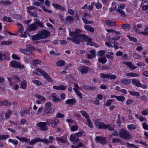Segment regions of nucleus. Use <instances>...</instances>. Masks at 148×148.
Masks as SVG:
<instances>
[{"label": "nucleus", "instance_id": "f257e3e1", "mask_svg": "<svg viewBox=\"0 0 148 148\" xmlns=\"http://www.w3.org/2000/svg\"><path fill=\"white\" fill-rule=\"evenodd\" d=\"M79 37L81 38V39L80 38L77 40V38L75 39V38H71V40L73 42L76 43H78L80 42H83L84 41H87V45L92 46H94L96 47H98L99 45L96 44L94 43L86 35H80Z\"/></svg>", "mask_w": 148, "mask_h": 148}, {"label": "nucleus", "instance_id": "f03ea898", "mask_svg": "<svg viewBox=\"0 0 148 148\" xmlns=\"http://www.w3.org/2000/svg\"><path fill=\"white\" fill-rule=\"evenodd\" d=\"M36 71H33L32 74L37 75H42L43 77L47 81L50 82H52L53 80L48 75V74L44 71L38 68H37Z\"/></svg>", "mask_w": 148, "mask_h": 148}, {"label": "nucleus", "instance_id": "7ed1b4c3", "mask_svg": "<svg viewBox=\"0 0 148 148\" xmlns=\"http://www.w3.org/2000/svg\"><path fill=\"white\" fill-rule=\"evenodd\" d=\"M82 30L79 29H76L75 32H70L69 33V35L70 37L67 38L68 40H71V38H75L77 39V40L80 38L81 39V38L79 37V36L80 35H82V34L79 35L77 34L81 32Z\"/></svg>", "mask_w": 148, "mask_h": 148}, {"label": "nucleus", "instance_id": "20e7f679", "mask_svg": "<svg viewBox=\"0 0 148 148\" xmlns=\"http://www.w3.org/2000/svg\"><path fill=\"white\" fill-rule=\"evenodd\" d=\"M39 142L44 143L46 144H48L50 142L48 140L45 138L42 139L39 138H36L34 139V140H32L29 142V143L31 145H34L36 143Z\"/></svg>", "mask_w": 148, "mask_h": 148}, {"label": "nucleus", "instance_id": "39448f33", "mask_svg": "<svg viewBox=\"0 0 148 148\" xmlns=\"http://www.w3.org/2000/svg\"><path fill=\"white\" fill-rule=\"evenodd\" d=\"M119 135L121 137L126 139H130L132 138L131 134L126 130H122L120 133Z\"/></svg>", "mask_w": 148, "mask_h": 148}, {"label": "nucleus", "instance_id": "423d86ee", "mask_svg": "<svg viewBox=\"0 0 148 148\" xmlns=\"http://www.w3.org/2000/svg\"><path fill=\"white\" fill-rule=\"evenodd\" d=\"M10 65L12 67L15 68H18L20 69H22L24 67L23 65L21 64L18 62L15 61H12L10 62Z\"/></svg>", "mask_w": 148, "mask_h": 148}, {"label": "nucleus", "instance_id": "0eeeda50", "mask_svg": "<svg viewBox=\"0 0 148 148\" xmlns=\"http://www.w3.org/2000/svg\"><path fill=\"white\" fill-rule=\"evenodd\" d=\"M46 122L48 124H51V127H55L57 126V125L59 123V121L56 118H55L53 121L49 119L46 120Z\"/></svg>", "mask_w": 148, "mask_h": 148}, {"label": "nucleus", "instance_id": "6e6552de", "mask_svg": "<svg viewBox=\"0 0 148 148\" xmlns=\"http://www.w3.org/2000/svg\"><path fill=\"white\" fill-rule=\"evenodd\" d=\"M27 12L30 14L31 15L34 17H36L37 16V14L36 11H34L33 12H32L33 10L36 9L35 7L29 6L27 7Z\"/></svg>", "mask_w": 148, "mask_h": 148}, {"label": "nucleus", "instance_id": "1a4fd4ad", "mask_svg": "<svg viewBox=\"0 0 148 148\" xmlns=\"http://www.w3.org/2000/svg\"><path fill=\"white\" fill-rule=\"evenodd\" d=\"M39 33L41 39L46 38L50 35V33L48 31L45 30L40 31Z\"/></svg>", "mask_w": 148, "mask_h": 148}, {"label": "nucleus", "instance_id": "9d476101", "mask_svg": "<svg viewBox=\"0 0 148 148\" xmlns=\"http://www.w3.org/2000/svg\"><path fill=\"white\" fill-rule=\"evenodd\" d=\"M125 5L124 4H119L118 6V8L116 10L117 12L119 13L123 16H125L126 15L125 12L122 10L124 9L125 8Z\"/></svg>", "mask_w": 148, "mask_h": 148}, {"label": "nucleus", "instance_id": "9b49d317", "mask_svg": "<svg viewBox=\"0 0 148 148\" xmlns=\"http://www.w3.org/2000/svg\"><path fill=\"white\" fill-rule=\"evenodd\" d=\"M75 88L73 89L74 90L75 93L80 98L82 99V94L78 90H80V88L79 87L77 84L74 83Z\"/></svg>", "mask_w": 148, "mask_h": 148}, {"label": "nucleus", "instance_id": "f8f14e48", "mask_svg": "<svg viewBox=\"0 0 148 148\" xmlns=\"http://www.w3.org/2000/svg\"><path fill=\"white\" fill-rule=\"evenodd\" d=\"M100 76L103 81H105V78H110L111 79H113L116 77V76L114 75H111L110 74L105 75L102 73L100 74Z\"/></svg>", "mask_w": 148, "mask_h": 148}, {"label": "nucleus", "instance_id": "ddd939ff", "mask_svg": "<svg viewBox=\"0 0 148 148\" xmlns=\"http://www.w3.org/2000/svg\"><path fill=\"white\" fill-rule=\"evenodd\" d=\"M36 97L38 99L36 101V103L38 104H42L45 101V98L44 97L39 95H37L36 96Z\"/></svg>", "mask_w": 148, "mask_h": 148}, {"label": "nucleus", "instance_id": "4468645a", "mask_svg": "<svg viewBox=\"0 0 148 148\" xmlns=\"http://www.w3.org/2000/svg\"><path fill=\"white\" fill-rule=\"evenodd\" d=\"M95 124L97 126H98L99 128L106 129L109 127V125L104 124L103 122H98V121H96L95 122Z\"/></svg>", "mask_w": 148, "mask_h": 148}, {"label": "nucleus", "instance_id": "2eb2a0df", "mask_svg": "<svg viewBox=\"0 0 148 148\" xmlns=\"http://www.w3.org/2000/svg\"><path fill=\"white\" fill-rule=\"evenodd\" d=\"M37 126L42 130L45 131L47 130L46 127L47 123L45 122H41L38 123L37 124Z\"/></svg>", "mask_w": 148, "mask_h": 148}, {"label": "nucleus", "instance_id": "dca6fc26", "mask_svg": "<svg viewBox=\"0 0 148 148\" xmlns=\"http://www.w3.org/2000/svg\"><path fill=\"white\" fill-rule=\"evenodd\" d=\"M89 68L85 66H80L78 68L79 71L83 73H86L89 70Z\"/></svg>", "mask_w": 148, "mask_h": 148}, {"label": "nucleus", "instance_id": "f3484780", "mask_svg": "<svg viewBox=\"0 0 148 148\" xmlns=\"http://www.w3.org/2000/svg\"><path fill=\"white\" fill-rule=\"evenodd\" d=\"M95 141L99 143H101L102 144H104L106 143V139L105 138L96 137Z\"/></svg>", "mask_w": 148, "mask_h": 148}, {"label": "nucleus", "instance_id": "a211bd4d", "mask_svg": "<svg viewBox=\"0 0 148 148\" xmlns=\"http://www.w3.org/2000/svg\"><path fill=\"white\" fill-rule=\"evenodd\" d=\"M124 63L127 67H129L132 69H135L137 68V67L134 66V65L131 62H124Z\"/></svg>", "mask_w": 148, "mask_h": 148}, {"label": "nucleus", "instance_id": "6ab92c4d", "mask_svg": "<svg viewBox=\"0 0 148 148\" xmlns=\"http://www.w3.org/2000/svg\"><path fill=\"white\" fill-rule=\"evenodd\" d=\"M19 51L21 52H23L26 54H31L32 52L29 49H23L20 48L19 49Z\"/></svg>", "mask_w": 148, "mask_h": 148}, {"label": "nucleus", "instance_id": "aec40b11", "mask_svg": "<svg viewBox=\"0 0 148 148\" xmlns=\"http://www.w3.org/2000/svg\"><path fill=\"white\" fill-rule=\"evenodd\" d=\"M103 96L101 95H98L95 98V103L97 105H99L100 104L99 100H101L102 99Z\"/></svg>", "mask_w": 148, "mask_h": 148}, {"label": "nucleus", "instance_id": "412c9836", "mask_svg": "<svg viewBox=\"0 0 148 148\" xmlns=\"http://www.w3.org/2000/svg\"><path fill=\"white\" fill-rule=\"evenodd\" d=\"M66 86H65L63 85H60L59 86H53V88L57 90H64L66 88Z\"/></svg>", "mask_w": 148, "mask_h": 148}, {"label": "nucleus", "instance_id": "4be33fe9", "mask_svg": "<svg viewBox=\"0 0 148 148\" xmlns=\"http://www.w3.org/2000/svg\"><path fill=\"white\" fill-rule=\"evenodd\" d=\"M90 54H88L87 56L88 58L91 59L95 57V51L94 50H92L90 51Z\"/></svg>", "mask_w": 148, "mask_h": 148}, {"label": "nucleus", "instance_id": "5701e85b", "mask_svg": "<svg viewBox=\"0 0 148 148\" xmlns=\"http://www.w3.org/2000/svg\"><path fill=\"white\" fill-rule=\"evenodd\" d=\"M65 102L67 104L72 106L75 103V100L74 99H70L66 100Z\"/></svg>", "mask_w": 148, "mask_h": 148}, {"label": "nucleus", "instance_id": "b1692460", "mask_svg": "<svg viewBox=\"0 0 148 148\" xmlns=\"http://www.w3.org/2000/svg\"><path fill=\"white\" fill-rule=\"evenodd\" d=\"M76 142H77V143L75 142V144L76 145H72L71 146L72 148H78L82 147L83 146L82 143L79 141L78 140Z\"/></svg>", "mask_w": 148, "mask_h": 148}, {"label": "nucleus", "instance_id": "393cba45", "mask_svg": "<svg viewBox=\"0 0 148 148\" xmlns=\"http://www.w3.org/2000/svg\"><path fill=\"white\" fill-rule=\"evenodd\" d=\"M52 5L54 8L60 10H62L63 11H64L65 10V9L64 8L59 5L53 3Z\"/></svg>", "mask_w": 148, "mask_h": 148}, {"label": "nucleus", "instance_id": "a878e982", "mask_svg": "<svg viewBox=\"0 0 148 148\" xmlns=\"http://www.w3.org/2000/svg\"><path fill=\"white\" fill-rule=\"evenodd\" d=\"M37 25H36L35 23H34L30 25L28 29H29V31H30L36 30L37 29Z\"/></svg>", "mask_w": 148, "mask_h": 148}, {"label": "nucleus", "instance_id": "bb28decb", "mask_svg": "<svg viewBox=\"0 0 148 148\" xmlns=\"http://www.w3.org/2000/svg\"><path fill=\"white\" fill-rule=\"evenodd\" d=\"M70 138L71 141L75 142V143L78 140V138L77 136L75 135V134H71L70 136Z\"/></svg>", "mask_w": 148, "mask_h": 148}, {"label": "nucleus", "instance_id": "cd10ccee", "mask_svg": "<svg viewBox=\"0 0 148 148\" xmlns=\"http://www.w3.org/2000/svg\"><path fill=\"white\" fill-rule=\"evenodd\" d=\"M98 60L99 62L103 64L105 63L107 61L106 58L105 57L99 58L98 59Z\"/></svg>", "mask_w": 148, "mask_h": 148}, {"label": "nucleus", "instance_id": "c85d7f7f", "mask_svg": "<svg viewBox=\"0 0 148 148\" xmlns=\"http://www.w3.org/2000/svg\"><path fill=\"white\" fill-rule=\"evenodd\" d=\"M30 32L28 29H26L23 33H22L21 34V36L22 37L26 38L28 36H29V34L28 32Z\"/></svg>", "mask_w": 148, "mask_h": 148}, {"label": "nucleus", "instance_id": "c756f323", "mask_svg": "<svg viewBox=\"0 0 148 148\" xmlns=\"http://www.w3.org/2000/svg\"><path fill=\"white\" fill-rule=\"evenodd\" d=\"M52 100L53 101H54L55 102H57L58 101H61V100L59 98H58L57 97L56 95V94H53L52 95Z\"/></svg>", "mask_w": 148, "mask_h": 148}, {"label": "nucleus", "instance_id": "7c9ffc66", "mask_svg": "<svg viewBox=\"0 0 148 148\" xmlns=\"http://www.w3.org/2000/svg\"><path fill=\"white\" fill-rule=\"evenodd\" d=\"M132 82L134 84H135L138 87H139L140 85V82L138 79H133L132 81Z\"/></svg>", "mask_w": 148, "mask_h": 148}, {"label": "nucleus", "instance_id": "2f4dec72", "mask_svg": "<svg viewBox=\"0 0 148 148\" xmlns=\"http://www.w3.org/2000/svg\"><path fill=\"white\" fill-rule=\"evenodd\" d=\"M126 76H130L131 77H136L139 76V75L136 73H127L125 75Z\"/></svg>", "mask_w": 148, "mask_h": 148}, {"label": "nucleus", "instance_id": "473e14b6", "mask_svg": "<svg viewBox=\"0 0 148 148\" xmlns=\"http://www.w3.org/2000/svg\"><path fill=\"white\" fill-rule=\"evenodd\" d=\"M116 97V99L119 101L123 102L125 100V97L122 96H117Z\"/></svg>", "mask_w": 148, "mask_h": 148}, {"label": "nucleus", "instance_id": "72a5a7b5", "mask_svg": "<svg viewBox=\"0 0 148 148\" xmlns=\"http://www.w3.org/2000/svg\"><path fill=\"white\" fill-rule=\"evenodd\" d=\"M84 27L86 30H88L90 32H93L94 30V28L91 27L89 25H86L84 26Z\"/></svg>", "mask_w": 148, "mask_h": 148}, {"label": "nucleus", "instance_id": "f704fd0d", "mask_svg": "<svg viewBox=\"0 0 148 148\" xmlns=\"http://www.w3.org/2000/svg\"><path fill=\"white\" fill-rule=\"evenodd\" d=\"M106 31L108 33H110L112 34V35H118L119 34V33L118 32H116L113 29H106Z\"/></svg>", "mask_w": 148, "mask_h": 148}, {"label": "nucleus", "instance_id": "c9c22d12", "mask_svg": "<svg viewBox=\"0 0 148 148\" xmlns=\"http://www.w3.org/2000/svg\"><path fill=\"white\" fill-rule=\"evenodd\" d=\"M128 92L131 95L133 96H139L140 95V93L138 92L133 91H129Z\"/></svg>", "mask_w": 148, "mask_h": 148}, {"label": "nucleus", "instance_id": "e433bc0d", "mask_svg": "<svg viewBox=\"0 0 148 148\" xmlns=\"http://www.w3.org/2000/svg\"><path fill=\"white\" fill-rule=\"evenodd\" d=\"M27 83L25 81H23L21 84V88L23 89H26L27 88Z\"/></svg>", "mask_w": 148, "mask_h": 148}, {"label": "nucleus", "instance_id": "4c0bfd02", "mask_svg": "<svg viewBox=\"0 0 148 148\" xmlns=\"http://www.w3.org/2000/svg\"><path fill=\"white\" fill-rule=\"evenodd\" d=\"M105 53V51L104 50H102L98 51L97 53V56H101L103 55Z\"/></svg>", "mask_w": 148, "mask_h": 148}, {"label": "nucleus", "instance_id": "58836bf2", "mask_svg": "<svg viewBox=\"0 0 148 148\" xmlns=\"http://www.w3.org/2000/svg\"><path fill=\"white\" fill-rule=\"evenodd\" d=\"M86 124L90 128H92V123L88 119V118L86 119Z\"/></svg>", "mask_w": 148, "mask_h": 148}, {"label": "nucleus", "instance_id": "ea45409f", "mask_svg": "<svg viewBox=\"0 0 148 148\" xmlns=\"http://www.w3.org/2000/svg\"><path fill=\"white\" fill-rule=\"evenodd\" d=\"M12 42L10 40L3 41L1 43L2 45H9L11 44L12 43Z\"/></svg>", "mask_w": 148, "mask_h": 148}, {"label": "nucleus", "instance_id": "a19ab883", "mask_svg": "<svg viewBox=\"0 0 148 148\" xmlns=\"http://www.w3.org/2000/svg\"><path fill=\"white\" fill-rule=\"evenodd\" d=\"M41 39L39 33L36 34L33 36L32 39L33 40H36Z\"/></svg>", "mask_w": 148, "mask_h": 148}, {"label": "nucleus", "instance_id": "79ce46f5", "mask_svg": "<svg viewBox=\"0 0 148 148\" xmlns=\"http://www.w3.org/2000/svg\"><path fill=\"white\" fill-rule=\"evenodd\" d=\"M140 33L143 35H148V27L145 26V30L144 31L141 32Z\"/></svg>", "mask_w": 148, "mask_h": 148}, {"label": "nucleus", "instance_id": "37998d69", "mask_svg": "<svg viewBox=\"0 0 148 148\" xmlns=\"http://www.w3.org/2000/svg\"><path fill=\"white\" fill-rule=\"evenodd\" d=\"M16 137L19 140L22 142H27L28 141V139L24 137H20L18 136H16Z\"/></svg>", "mask_w": 148, "mask_h": 148}, {"label": "nucleus", "instance_id": "c03bdc74", "mask_svg": "<svg viewBox=\"0 0 148 148\" xmlns=\"http://www.w3.org/2000/svg\"><path fill=\"white\" fill-rule=\"evenodd\" d=\"M121 81L122 83L125 85L130 84L131 82V81L130 79H123Z\"/></svg>", "mask_w": 148, "mask_h": 148}, {"label": "nucleus", "instance_id": "a18cd8bd", "mask_svg": "<svg viewBox=\"0 0 148 148\" xmlns=\"http://www.w3.org/2000/svg\"><path fill=\"white\" fill-rule=\"evenodd\" d=\"M45 112L47 114L51 113L52 112V109L51 107H45Z\"/></svg>", "mask_w": 148, "mask_h": 148}, {"label": "nucleus", "instance_id": "49530a36", "mask_svg": "<svg viewBox=\"0 0 148 148\" xmlns=\"http://www.w3.org/2000/svg\"><path fill=\"white\" fill-rule=\"evenodd\" d=\"M126 12L128 14H131L133 13V11L132 9L129 7H127L126 8Z\"/></svg>", "mask_w": 148, "mask_h": 148}, {"label": "nucleus", "instance_id": "de8ad7c7", "mask_svg": "<svg viewBox=\"0 0 148 148\" xmlns=\"http://www.w3.org/2000/svg\"><path fill=\"white\" fill-rule=\"evenodd\" d=\"M8 142L9 143H12L13 144L15 145H17L18 143V140L15 139L12 140L11 139H10L8 140Z\"/></svg>", "mask_w": 148, "mask_h": 148}, {"label": "nucleus", "instance_id": "09e8293b", "mask_svg": "<svg viewBox=\"0 0 148 148\" xmlns=\"http://www.w3.org/2000/svg\"><path fill=\"white\" fill-rule=\"evenodd\" d=\"M142 27V25L141 24L136 25L135 26V27L136 29V31L137 33H140L139 30L138 29H140Z\"/></svg>", "mask_w": 148, "mask_h": 148}, {"label": "nucleus", "instance_id": "8fccbe9b", "mask_svg": "<svg viewBox=\"0 0 148 148\" xmlns=\"http://www.w3.org/2000/svg\"><path fill=\"white\" fill-rule=\"evenodd\" d=\"M33 82L37 86H40L42 84L41 82L37 80L34 79L33 80Z\"/></svg>", "mask_w": 148, "mask_h": 148}, {"label": "nucleus", "instance_id": "3c124183", "mask_svg": "<svg viewBox=\"0 0 148 148\" xmlns=\"http://www.w3.org/2000/svg\"><path fill=\"white\" fill-rule=\"evenodd\" d=\"M57 140L60 143L65 142L67 141V138H66L64 139H63L62 138H57Z\"/></svg>", "mask_w": 148, "mask_h": 148}, {"label": "nucleus", "instance_id": "603ef678", "mask_svg": "<svg viewBox=\"0 0 148 148\" xmlns=\"http://www.w3.org/2000/svg\"><path fill=\"white\" fill-rule=\"evenodd\" d=\"M106 23L110 26H114L115 25V23L114 22L110 20L106 21Z\"/></svg>", "mask_w": 148, "mask_h": 148}, {"label": "nucleus", "instance_id": "864d4df0", "mask_svg": "<svg viewBox=\"0 0 148 148\" xmlns=\"http://www.w3.org/2000/svg\"><path fill=\"white\" fill-rule=\"evenodd\" d=\"M80 112L82 116L84 117L86 119L88 118V116L86 112L84 111H81Z\"/></svg>", "mask_w": 148, "mask_h": 148}, {"label": "nucleus", "instance_id": "5fc2aeb1", "mask_svg": "<svg viewBox=\"0 0 148 148\" xmlns=\"http://www.w3.org/2000/svg\"><path fill=\"white\" fill-rule=\"evenodd\" d=\"M9 137V136L6 135H0V140L4 139H6Z\"/></svg>", "mask_w": 148, "mask_h": 148}, {"label": "nucleus", "instance_id": "6e6d98bb", "mask_svg": "<svg viewBox=\"0 0 148 148\" xmlns=\"http://www.w3.org/2000/svg\"><path fill=\"white\" fill-rule=\"evenodd\" d=\"M78 127L77 125H75L71 126L70 128V129L71 131L74 132L77 130L78 129Z\"/></svg>", "mask_w": 148, "mask_h": 148}, {"label": "nucleus", "instance_id": "4d7b16f0", "mask_svg": "<svg viewBox=\"0 0 148 148\" xmlns=\"http://www.w3.org/2000/svg\"><path fill=\"white\" fill-rule=\"evenodd\" d=\"M127 127L130 130L135 129L136 128V126L134 124L128 125Z\"/></svg>", "mask_w": 148, "mask_h": 148}, {"label": "nucleus", "instance_id": "13d9d810", "mask_svg": "<svg viewBox=\"0 0 148 148\" xmlns=\"http://www.w3.org/2000/svg\"><path fill=\"white\" fill-rule=\"evenodd\" d=\"M3 20L4 21H7L8 22H12V20L10 17H4L3 18Z\"/></svg>", "mask_w": 148, "mask_h": 148}, {"label": "nucleus", "instance_id": "bf43d9fd", "mask_svg": "<svg viewBox=\"0 0 148 148\" xmlns=\"http://www.w3.org/2000/svg\"><path fill=\"white\" fill-rule=\"evenodd\" d=\"M127 37L129 38V40L130 41H134L135 42H137V39L136 38L131 37L129 35H127Z\"/></svg>", "mask_w": 148, "mask_h": 148}, {"label": "nucleus", "instance_id": "052dcab7", "mask_svg": "<svg viewBox=\"0 0 148 148\" xmlns=\"http://www.w3.org/2000/svg\"><path fill=\"white\" fill-rule=\"evenodd\" d=\"M66 20L69 23H71L73 21V18L71 16H68L66 18Z\"/></svg>", "mask_w": 148, "mask_h": 148}, {"label": "nucleus", "instance_id": "680f3d73", "mask_svg": "<svg viewBox=\"0 0 148 148\" xmlns=\"http://www.w3.org/2000/svg\"><path fill=\"white\" fill-rule=\"evenodd\" d=\"M122 27L123 29H129L130 28V25L127 24H125L122 25Z\"/></svg>", "mask_w": 148, "mask_h": 148}, {"label": "nucleus", "instance_id": "e2e57ef3", "mask_svg": "<svg viewBox=\"0 0 148 148\" xmlns=\"http://www.w3.org/2000/svg\"><path fill=\"white\" fill-rule=\"evenodd\" d=\"M58 66H62L64 65V62L63 60H60L57 62Z\"/></svg>", "mask_w": 148, "mask_h": 148}, {"label": "nucleus", "instance_id": "0e129e2a", "mask_svg": "<svg viewBox=\"0 0 148 148\" xmlns=\"http://www.w3.org/2000/svg\"><path fill=\"white\" fill-rule=\"evenodd\" d=\"M42 8V10L45 12H47L48 13H51V10H48L45 7V6H42L40 7Z\"/></svg>", "mask_w": 148, "mask_h": 148}, {"label": "nucleus", "instance_id": "69168bd1", "mask_svg": "<svg viewBox=\"0 0 148 148\" xmlns=\"http://www.w3.org/2000/svg\"><path fill=\"white\" fill-rule=\"evenodd\" d=\"M113 101V100L112 99L108 100L106 103V105L107 106H108L110 105L111 104L112 102Z\"/></svg>", "mask_w": 148, "mask_h": 148}, {"label": "nucleus", "instance_id": "338daca9", "mask_svg": "<svg viewBox=\"0 0 148 148\" xmlns=\"http://www.w3.org/2000/svg\"><path fill=\"white\" fill-rule=\"evenodd\" d=\"M142 114L144 115L147 116L148 114V109H145L142 112Z\"/></svg>", "mask_w": 148, "mask_h": 148}, {"label": "nucleus", "instance_id": "774afa93", "mask_svg": "<svg viewBox=\"0 0 148 148\" xmlns=\"http://www.w3.org/2000/svg\"><path fill=\"white\" fill-rule=\"evenodd\" d=\"M41 62V61L38 60H34L33 61V64L34 65H36L38 64H39Z\"/></svg>", "mask_w": 148, "mask_h": 148}]
</instances>
